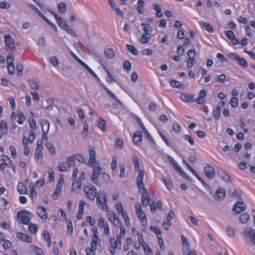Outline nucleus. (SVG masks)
<instances>
[{"instance_id":"nucleus-1","label":"nucleus","mask_w":255,"mask_h":255,"mask_svg":"<svg viewBox=\"0 0 255 255\" xmlns=\"http://www.w3.org/2000/svg\"><path fill=\"white\" fill-rule=\"evenodd\" d=\"M96 198L98 207L105 212L108 211L109 208L107 205V197L106 192L104 190H99Z\"/></svg>"},{"instance_id":"nucleus-2","label":"nucleus","mask_w":255,"mask_h":255,"mask_svg":"<svg viewBox=\"0 0 255 255\" xmlns=\"http://www.w3.org/2000/svg\"><path fill=\"white\" fill-rule=\"evenodd\" d=\"M91 167L93 168L91 178V181L94 184L100 186L101 183L98 179L102 172V168L100 163H97V164Z\"/></svg>"},{"instance_id":"nucleus-3","label":"nucleus","mask_w":255,"mask_h":255,"mask_svg":"<svg viewBox=\"0 0 255 255\" xmlns=\"http://www.w3.org/2000/svg\"><path fill=\"white\" fill-rule=\"evenodd\" d=\"M84 191L87 198L92 201L95 200L98 192L96 187L92 184L84 186Z\"/></svg>"},{"instance_id":"nucleus-4","label":"nucleus","mask_w":255,"mask_h":255,"mask_svg":"<svg viewBox=\"0 0 255 255\" xmlns=\"http://www.w3.org/2000/svg\"><path fill=\"white\" fill-rule=\"evenodd\" d=\"M247 243L251 242L255 245V230L252 228L245 229L241 233Z\"/></svg>"},{"instance_id":"nucleus-5","label":"nucleus","mask_w":255,"mask_h":255,"mask_svg":"<svg viewBox=\"0 0 255 255\" xmlns=\"http://www.w3.org/2000/svg\"><path fill=\"white\" fill-rule=\"evenodd\" d=\"M31 214L27 211H21L17 213V219L20 223L24 225L29 224L31 220L30 215Z\"/></svg>"},{"instance_id":"nucleus-6","label":"nucleus","mask_w":255,"mask_h":255,"mask_svg":"<svg viewBox=\"0 0 255 255\" xmlns=\"http://www.w3.org/2000/svg\"><path fill=\"white\" fill-rule=\"evenodd\" d=\"M204 173L209 179H212L215 178L216 171L214 168L209 163H207L204 167Z\"/></svg>"},{"instance_id":"nucleus-7","label":"nucleus","mask_w":255,"mask_h":255,"mask_svg":"<svg viewBox=\"0 0 255 255\" xmlns=\"http://www.w3.org/2000/svg\"><path fill=\"white\" fill-rule=\"evenodd\" d=\"M88 150L90 156L89 165L90 166H93L94 165L97 164V163H100L99 162L96 161V152L94 147L93 146H89Z\"/></svg>"},{"instance_id":"nucleus-8","label":"nucleus","mask_w":255,"mask_h":255,"mask_svg":"<svg viewBox=\"0 0 255 255\" xmlns=\"http://www.w3.org/2000/svg\"><path fill=\"white\" fill-rule=\"evenodd\" d=\"M144 176V170H139L138 171V174L136 177V183L137 186L138 187V189L139 191H140L142 189L145 188L144 184L143 182V179Z\"/></svg>"},{"instance_id":"nucleus-9","label":"nucleus","mask_w":255,"mask_h":255,"mask_svg":"<svg viewBox=\"0 0 255 255\" xmlns=\"http://www.w3.org/2000/svg\"><path fill=\"white\" fill-rule=\"evenodd\" d=\"M42 130L43 131L42 134V140H48V137L47 136V133H48L49 129L50 124L47 121H43L41 123Z\"/></svg>"},{"instance_id":"nucleus-10","label":"nucleus","mask_w":255,"mask_h":255,"mask_svg":"<svg viewBox=\"0 0 255 255\" xmlns=\"http://www.w3.org/2000/svg\"><path fill=\"white\" fill-rule=\"evenodd\" d=\"M4 38L6 47L10 50H14L15 46L13 37L10 35L5 34Z\"/></svg>"},{"instance_id":"nucleus-11","label":"nucleus","mask_w":255,"mask_h":255,"mask_svg":"<svg viewBox=\"0 0 255 255\" xmlns=\"http://www.w3.org/2000/svg\"><path fill=\"white\" fill-rule=\"evenodd\" d=\"M36 213L38 216L42 220H45L48 217L47 210L43 206H39L36 209Z\"/></svg>"},{"instance_id":"nucleus-12","label":"nucleus","mask_w":255,"mask_h":255,"mask_svg":"<svg viewBox=\"0 0 255 255\" xmlns=\"http://www.w3.org/2000/svg\"><path fill=\"white\" fill-rule=\"evenodd\" d=\"M1 160L3 161V162L0 164V170H4L6 166L8 167L12 166L13 163L10 158L8 156L2 155V158L1 159Z\"/></svg>"},{"instance_id":"nucleus-13","label":"nucleus","mask_w":255,"mask_h":255,"mask_svg":"<svg viewBox=\"0 0 255 255\" xmlns=\"http://www.w3.org/2000/svg\"><path fill=\"white\" fill-rule=\"evenodd\" d=\"M92 230L93 233V236L92 237L91 246L92 248H94V247H97V246L100 243V241L99 238L97 228L96 227H94Z\"/></svg>"},{"instance_id":"nucleus-14","label":"nucleus","mask_w":255,"mask_h":255,"mask_svg":"<svg viewBox=\"0 0 255 255\" xmlns=\"http://www.w3.org/2000/svg\"><path fill=\"white\" fill-rule=\"evenodd\" d=\"M246 208L247 205L245 203L243 202L238 201L234 204L233 210L236 211L237 214H239L245 210Z\"/></svg>"},{"instance_id":"nucleus-15","label":"nucleus","mask_w":255,"mask_h":255,"mask_svg":"<svg viewBox=\"0 0 255 255\" xmlns=\"http://www.w3.org/2000/svg\"><path fill=\"white\" fill-rule=\"evenodd\" d=\"M142 189L143 190L141 197L142 204L143 206L147 207L150 204L149 203L150 200V196L148 195L146 188Z\"/></svg>"},{"instance_id":"nucleus-16","label":"nucleus","mask_w":255,"mask_h":255,"mask_svg":"<svg viewBox=\"0 0 255 255\" xmlns=\"http://www.w3.org/2000/svg\"><path fill=\"white\" fill-rule=\"evenodd\" d=\"M107 217L109 220L112 222L116 226H120L121 224L119 217L115 213H108Z\"/></svg>"},{"instance_id":"nucleus-17","label":"nucleus","mask_w":255,"mask_h":255,"mask_svg":"<svg viewBox=\"0 0 255 255\" xmlns=\"http://www.w3.org/2000/svg\"><path fill=\"white\" fill-rule=\"evenodd\" d=\"M207 95L206 92L204 90H201L198 93V98L195 99V102L199 105H203L206 103L205 97Z\"/></svg>"},{"instance_id":"nucleus-18","label":"nucleus","mask_w":255,"mask_h":255,"mask_svg":"<svg viewBox=\"0 0 255 255\" xmlns=\"http://www.w3.org/2000/svg\"><path fill=\"white\" fill-rule=\"evenodd\" d=\"M43 149L42 141H37V147L35 152L34 153L35 159L38 160L39 158H41L43 156L42 150Z\"/></svg>"},{"instance_id":"nucleus-19","label":"nucleus","mask_w":255,"mask_h":255,"mask_svg":"<svg viewBox=\"0 0 255 255\" xmlns=\"http://www.w3.org/2000/svg\"><path fill=\"white\" fill-rule=\"evenodd\" d=\"M17 238L21 241L30 243L32 242V238L26 234L21 232H18L16 234Z\"/></svg>"},{"instance_id":"nucleus-20","label":"nucleus","mask_w":255,"mask_h":255,"mask_svg":"<svg viewBox=\"0 0 255 255\" xmlns=\"http://www.w3.org/2000/svg\"><path fill=\"white\" fill-rule=\"evenodd\" d=\"M171 164L173 165L175 169L179 173L180 175L182 176V177L187 179H189L188 176L186 174V173L183 170L182 168L179 165V164L177 163V162L175 161L174 162L171 163Z\"/></svg>"},{"instance_id":"nucleus-21","label":"nucleus","mask_w":255,"mask_h":255,"mask_svg":"<svg viewBox=\"0 0 255 255\" xmlns=\"http://www.w3.org/2000/svg\"><path fill=\"white\" fill-rule=\"evenodd\" d=\"M171 164L173 165L175 169L179 173L180 175L182 176V177L187 179H189L188 176L186 174V173L183 170L182 168L179 165V164L177 163V162L175 161L174 162L171 163Z\"/></svg>"},{"instance_id":"nucleus-22","label":"nucleus","mask_w":255,"mask_h":255,"mask_svg":"<svg viewBox=\"0 0 255 255\" xmlns=\"http://www.w3.org/2000/svg\"><path fill=\"white\" fill-rule=\"evenodd\" d=\"M171 164L173 165L175 169L179 173L180 175L182 176V177L187 179H189L188 176L186 174V173L183 170L182 168L179 165V164L177 163V162L175 161L174 162L171 163Z\"/></svg>"},{"instance_id":"nucleus-23","label":"nucleus","mask_w":255,"mask_h":255,"mask_svg":"<svg viewBox=\"0 0 255 255\" xmlns=\"http://www.w3.org/2000/svg\"><path fill=\"white\" fill-rule=\"evenodd\" d=\"M189 170L192 173V174L198 179V180L201 182L203 186L204 187V188L206 190H210V186L206 184L203 179L200 177V176L198 175V174L195 171V170L192 168H190Z\"/></svg>"},{"instance_id":"nucleus-24","label":"nucleus","mask_w":255,"mask_h":255,"mask_svg":"<svg viewBox=\"0 0 255 255\" xmlns=\"http://www.w3.org/2000/svg\"><path fill=\"white\" fill-rule=\"evenodd\" d=\"M133 142L136 145H139L142 141V135L139 130L136 131L133 136Z\"/></svg>"},{"instance_id":"nucleus-25","label":"nucleus","mask_w":255,"mask_h":255,"mask_svg":"<svg viewBox=\"0 0 255 255\" xmlns=\"http://www.w3.org/2000/svg\"><path fill=\"white\" fill-rule=\"evenodd\" d=\"M0 245L5 250L11 249L12 246L10 241L3 238H0Z\"/></svg>"},{"instance_id":"nucleus-26","label":"nucleus","mask_w":255,"mask_h":255,"mask_svg":"<svg viewBox=\"0 0 255 255\" xmlns=\"http://www.w3.org/2000/svg\"><path fill=\"white\" fill-rule=\"evenodd\" d=\"M135 208L136 210V214L140 220L146 218V215L142 211L140 205L136 204L135 205Z\"/></svg>"},{"instance_id":"nucleus-27","label":"nucleus","mask_w":255,"mask_h":255,"mask_svg":"<svg viewBox=\"0 0 255 255\" xmlns=\"http://www.w3.org/2000/svg\"><path fill=\"white\" fill-rule=\"evenodd\" d=\"M85 205V202L84 201L81 200L79 202L78 212V214L77 215V218L78 220H80L82 218V217L83 215V213L84 211Z\"/></svg>"},{"instance_id":"nucleus-28","label":"nucleus","mask_w":255,"mask_h":255,"mask_svg":"<svg viewBox=\"0 0 255 255\" xmlns=\"http://www.w3.org/2000/svg\"><path fill=\"white\" fill-rule=\"evenodd\" d=\"M199 23L203 29L206 30L210 33H213L214 32L213 27L210 23L206 22L204 21H200Z\"/></svg>"},{"instance_id":"nucleus-29","label":"nucleus","mask_w":255,"mask_h":255,"mask_svg":"<svg viewBox=\"0 0 255 255\" xmlns=\"http://www.w3.org/2000/svg\"><path fill=\"white\" fill-rule=\"evenodd\" d=\"M194 96L192 95H188L187 94L183 93L180 95V99L184 102H195L194 99Z\"/></svg>"},{"instance_id":"nucleus-30","label":"nucleus","mask_w":255,"mask_h":255,"mask_svg":"<svg viewBox=\"0 0 255 255\" xmlns=\"http://www.w3.org/2000/svg\"><path fill=\"white\" fill-rule=\"evenodd\" d=\"M215 194L217 196V198L218 200L220 201L223 200L225 197V190L223 188H219L216 190Z\"/></svg>"},{"instance_id":"nucleus-31","label":"nucleus","mask_w":255,"mask_h":255,"mask_svg":"<svg viewBox=\"0 0 255 255\" xmlns=\"http://www.w3.org/2000/svg\"><path fill=\"white\" fill-rule=\"evenodd\" d=\"M141 26L142 27V30L144 32V34L150 35L152 33L153 28L149 24L142 23Z\"/></svg>"},{"instance_id":"nucleus-32","label":"nucleus","mask_w":255,"mask_h":255,"mask_svg":"<svg viewBox=\"0 0 255 255\" xmlns=\"http://www.w3.org/2000/svg\"><path fill=\"white\" fill-rule=\"evenodd\" d=\"M218 174L225 182L229 184L231 183L230 177L225 171L221 170Z\"/></svg>"},{"instance_id":"nucleus-33","label":"nucleus","mask_w":255,"mask_h":255,"mask_svg":"<svg viewBox=\"0 0 255 255\" xmlns=\"http://www.w3.org/2000/svg\"><path fill=\"white\" fill-rule=\"evenodd\" d=\"M102 87L103 89L106 91L107 93L115 101H116L120 105H122L123 104L122 102L119 100L116 96L114 95V93H113L110 90H109L105 85H102Z\"/></svg>"},{"instance_id":"nucleus-34","label":"nucleus","mask_w":255,"mask_h":255,"mask_svg":"<svg viewBox=\"0 0 255 255\" xmlns=\"http://www.w3.org/2000/svg\"><path fill=\"white\" fill-rule=\"evenodd\" d=\"M110 243L112 248L116 249H120L121 248V243H119V242L116 240V239L114 238H111L110 239Z\"/></svg>"},{"instance_id":"nucleus-35","label":"nucleus","mask_w":255,"mask_h":255,"mask_svg":"<svg viewBox=\"0 0 255 255\" xmlns=\"http://www.w3.org/2000/svg\"><path fill=\"white\" fill-rule=\"evenodd\" d=\"M98 127L102 131L105 132L106 130V122L102 118H100L98 120Z\"/></svg>"},{"instance_id":"nucleus-36","label":"nucleus","mask_w":255,"mask_h":255,"mask_svg":"<svg viewBox=\"0 0 255 255\" xmlns=\"http://www.w3.org/2000/svg\"><path fill=\"white\" fill-rule=\"evenodd\" d=\"M144 1L143 0H138L137 2L136 9L140 14H143L144 12Z\"/></svg>"},{"instance_id":"nucleus-37","label":"nucleus","mask_w":255,"mask_h":255,"mask_svg":"<svg viewBox=\"0 0 255 255\" xmlns=\"http://www.w3.org/2000/svg\"><path fill=\"white\" fill-rule=\"evenodd\" d=\"M104 53L106 57L108 59H113L115 55V51L112 48H105Z\"/></svg>"},{"instance_id":"nucleus-38","label":"nucleus","mask_w":255,"mask_h":255,"mask_svg":"<svg viewBox=\"0 0 255 255\" xmlns=\"http://www.w3.org/2000/svg\"><path fill=\"white\" fill-rule=\"evenodd\" d=\"M82 182L73 179L72 183V190L75 192H78L81 188Z\"/></svg>"},{"instance_id":"nucleus-39","label":"nucleus","mask_w":255,"mask_h":255,"mask_svg":"<svg viewBox=\"0 0 255 255\" xmlns=\"http://www.w3.org/2000/svg\"><path fill=\"white\" fill-rule=\"evenodd\" d=\"M221 113V108L219 106H217L213 111V115L215 118L218 120L220 118Z\"/></svg>"},{"instance_id":"nucleus-40","label":"nucleus","mask_w":255,"mask_h":255,"mask_svg":"<svg viewBox=\"0 0 255 255\" xmlns=\"http://www.w3.org/2000/svg\"><path fill=\"white\" fill-rule=\"evenodd\" d=\"M58 168L60 172H65L67 171L70 168L66 163L59 162L58 163Z\"/></svg>"},{"instance_id":"nucleus-41","label":"nucleus","mask_w":255,"mask_h":255,"mask_svg":"<svg viewBox=\"0 0 255 255\" xmlns=\"http://www.w3.org/2000/svg\"><path fill=\"white\" fill-rule=\"evenodd\" d=\"M0 129L1 132L3 134L5 135L7 133V131H8L7 125V123L5 121H2L1 122V123L0 124Z\"/></svg>"},{"instance_id":"nucleus-42","label":"nucleus","mask_w":255,"mask_h":255,"mask_svg":"<svg viewBox=\"0 0 255 255\" xmlns=\"http://www.w3.org/2000/svg\"><path fill=\"white\" fill-rule=\"evenodd\" d=\"M169 83L171 86L173 88L182 89L184 87L183 84L177 81L171 80Z\"/></svg>"},{"instance_id":"nucleus-43","label":"nucleus","mask_w":255,"mask_h":255,"mask_svg":"<svg viewBox=\"0 0 255 255\" xmlns=\"http://www.w3.org/2000/svg\"><path fill=\"white\" fill-rule=\"evenodd\" d=\"M128 50L133 55H137L138 52L136 48L132 45L127 44L126 45Z\"/></svg>"},{"instance_id":"nucleus-44","label":"nucleus","mask_w":255,"mask_h":255,"mask_svg":"<svg viewBox=\"0 0 255 255\" xmlns=\"http://www.w3.org/2000/svg\"><path fill=\"white\" fill-rule=\"evenodd\" d=\"M124 219L125 224L127 226L129 227L130 226L129 218L128 213L126 211H124L121 212V214Z\"/></svg>"},{"instance_id":"nucleus-45","label":"nucleus","mask_w":255,"mask_h":255,"mask_svg":"<svg viewBox=\"0 0 255 255\" xmlns=\"http://www.w3.org/2000/svg\"><path fill=\"white\" fill-rule=\"evenodd\" d=\"M249 218V215L247 213H244L240 215V221L242 224H245L248 221Z\"/></svg>"},{"instance_id":"nucleus-46","label":"nucleus","mask_w":255,"mask_h":255,"mask_svg":"<svg viewBox=\"0 0 255 255\" xmlns=\"http://www.w3.org/2000/svg\"><path fill=\"white\" fill-rule=\"evenodd\" d=\"M63 29L73 37H76L77 36V34L75 32L68 24L65 25V27Z\"/></svg>"},{"instance_id":"nucleus-47","label":"nucleus","mask_w":255,"mask_h":255,"mask_svg":"<svg viewBox=\"0 0 255 255\" xmlns=\"http://www.w3.org/2000/svg\"><path fill=\"white\" fill-rule=\"evenodd\" d=\"M17 190L20 194H25L26 193V188L23 183L19 182L17 185Z\"/></svg>"},{"instance_id":"nucleus-48","label":"nucleus","mask_w":255,"mask_h":255,"mask_svg":"<svg viewBox=\"0 0 255 255\" xmlns=\"http://www.w3.org/2000/svg\"><path fill=\"white\" fill-rule=\"evenodd\" d=\"M153 6L154 7V8L156 12V16L157 17H162L163 14L161 13L160 6L158 4H157V3H154Z\"/></svg>"},{"instance_id":"nucleus-49","label":"nucleus","mask_w":255,"mask_h":255,"mask_svg":"<svg viewBox=\"0 0 255 255\" xmlns=\"http://www.w3.org/2000/svg\"><path fill=\"white\" fill-rule=\"evenodd\" d=\"M89 134V125L86 122L84 123V127L82 132V134L84 138L87 137Z\"/></svg>"},{"instance_id":"nucleus-50","label":"nucleus","mask_w":255,"mask_h":255,"mask_svg":"<svg viewBox=\"0 0 255 255\" xmlns=\"http://www.w3.org/2000/svg\"><path fill=\"white\" fill-rule=\"evenodd\" d=\"M132 161L134 163L135 170L136 171H139V170H141L140 169V164L137 156H134L132 158Z\"/></svg>"},{"instance_id":"nucleus-51","label":"nucleus","mask_w":255,"mask_h":255,"mask_svg":"<svg viewBox=\"0 0 255 255\" xmlns=\"http://www.w3.org/2000/svg\"><path fill=\"white\" fill-rule=\"evenodd\" d=\"M46 146L47 148L48 149L50 153L52 155H54L55 154V153H56L55 148L54 145L52 143L47 142L46 144Z\"/></svg>"},{"instance_id":"nucleus-52","label":"nucleus","mask_w":255,"mask_h":255,"mask_svg":"<svg viewBox=\"0 0 255 255\" xmlns=\"http://www.w3.org/2000/svg\"><path fill=\"white\" fill-rule=\"evenodd\" d=\"M58 9L60 12L65 13L67 10V7L66 3L64 2H60L58 5Z\"/></svg>"},{"instance_id":"nucleus-53","label":"nucleus","mask_w":255,"mask_h":255,"mask_svg":"<svg viewBox=\"0 0 255 255\" xmlns=\"http://www.w3.org/2000/svg\"><path fill=\"white\" fill-rule=\"evenodd\" d=\"M66 164L69 168L71 166H74L75 164V157L74 156L68 157L66 159Z\"/></svg>"},{"instance_id":"nucleus-54","label":"nucleus","mask_w":255,"mask_h":255,"mask_svg":"<svg viewBox=\"0 0 255 255\" xmlns=\"http://www.w3.org/2000/svg\"><path fill=\"white\" fill-rule=\"evenodd\" d=\"M161 180L168 190H171L173 189V185L170 180H166L165 178H163Z\"/></svg>"},{"instance_id":"nucleus-55","label":"nucleus","mask_w":255,"mask_h":255,"mask_svg":"<svg viewBox=\"0 0 255 255\" xmlns=\"http://www.w3.org/2000/svg\"><path fill=\"white\" fill-rule=\"evenodd\" d=\"M150 230L152 232L154 233L156 235L157 238L162 237L161 232L159 229L157 228L155 226H150Z\"/></svg>"},{"instance_id":"nucleus-56","label":"nucleus","mask_w":255,"mask_h":255,"mask_svg":"<svg viewBox=\"0 0 255 255\" xmlns=\"http://www.w3.org/2000/svg\"><path fill=\"white\" fill-rule=\"evenodd\" d=\"M226 233L230 237H234L235 234L234 228L230 226H228L227 228Z\"/></svg>"},{"instance_id":"nucleus-57","label":"nucleus","mask_w":255,"mask_h":255,"mask_svg":"<svg viewBox=\"0 0 255 255\" xmlns=\"http://www.w3.org/2000/svg\"><path fill=\"white\" fill-rule=\"evenodd\" d=\"M150 35H146L145 34H143L140 39V42L141 44H145L148 43L151 38V37L149 36Z\"/></svg>"},{"instance_id":"nucleus-58","label":"nucleus","mask_w":255,"mask_h":255,"mask_svg":"<svg viewBox=\"0 0 255 255\" xmlns=\"http://www.w3.org/2000/svg\"><path fill=\"white\" fill-rule=\"evenodd\" d=\"M57 22L58 24V25L63 29L65 25L67 24V23L65 20H64L63 18H62L61 17L59 16L57 19H56Z\"/></svg>"},{"instance_id":"nucleus-59","label":"nucleus","mask_w":255,"mask_h":255,"mask_svg":"<svg viewBox=\"0 0 255 255\" xmlns=\"http://www.w3.org/2000/svg\"><path fill=\"white\" fill-rule=\"evenodd\" d=\"M29 232L32 234H35L37 231V226L36 224L29 223L28 225Z\"/></svg>"},{"instance_id":"nucleus-60","label":"nucleus","mask_w":255,"mask_h":255,"mask_svg":"<svg viewBox=\"0 0 255 255\" xmlns=\"http://www.w3.org/2000/svg\"><path fill=\"white\" fill-rule=\"evenodd\" d=\"M67 234L71 236L73 232V228L72 222L69 220L67 224Z\"/></svg>"},{"instance_id":"nucleus-61","label":"nucleus","mask_w":255,"mask_h":255,"mask_svg":"<svg viewBox=\"0 0 255 255\" xmlns=\"http://www.w3.org/2000/svg\"><path fill=\"white\" fill-rule=\"evenodd\" d=\"M18 120L17 123L19 124H22L24 121L26 120V117L22 112H19L17 115Z\"/></svg>"},{"instance_id":"nucleus-62","label":"nucleus","mask_w":255,"mask_h":255,"mask_svg":"<svg viewBox=\"0 0 255 255\" xmlns=\"http://www.w3.org/2000/svg\"><path fill=\"white\" fill-rule=\"evenodd\" d=\"M123 140L121 138H118L116 140L115 143V146L116 148L119 149H122L123 146Z\"/></svg>"},{"instance_id":"nucleus-63","label":"nucleus","mask_w":255,"mask_h":255,"mask_svg":"<svg viewBox=\"0 0 255 255\" xmlns=\"http://www.w3.org/2000/svg\"><path fill=\"white\" fill-rule=\"evenodd\" d=\"M28 83L30 87L33 90H38L39 89V85L38 83L33 80H29Z\"/></svg>"},{"instance_id":"nucleus-64","label":"nucleus","mask_w":255,"mask_h":255,"mask_svg":"<svg viewBox=\"0 0 255 255\" xmlns=\"http://www.w3.org/2000/svg\"><path fill=\"white\" fill-rule=\"evenodd\" d=\"M32 249L34 251V253L37 255H44V253L42 250L40 248H38L37 246H32Z\"/></svg>"}]
</instances>
